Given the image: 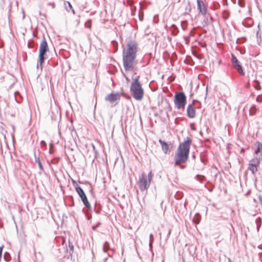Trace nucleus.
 <instances>
[{
	"label": "nucleus",
	"mask_w": 262,
	"mask_h": 262,
	"mask_svg": "<svg viewBox=\"0 0 262 262\" xmlns=\"http://www.w3.org/2000/svg\"><path fill=\"white\" fill-rule=\"evenodd\" d=\"M138 51V45L135 41L127 42L123 50V65L126 71H132L134 68V63Z\"/></svg>",
	"instance_id": "obj_1"
},
{
	"label": "nucleus",
	"mask_w": 262,
	"mask_h": 262,
	"mask_svg": "<svg viewBox=\"0 0 262 262\" xmlns=\"http://www.w3.org/2000/svg\"><path fill=\"white\" fill-rule=\"evenodd\" d=\"M191 143V140L187 137L186 140L179 144L174 156L175 166L181 165L187 161Z\"/></svg>",
	"instance_id": "obj_2"
},
{
	"label": "nucleus",
	"mask_w": 262,
	"mask_h": 262,
	"mask_svg": "<svg viewBox=\"0 0 262 262\" xmlns=\"http://www.w3.org/2000/svg\"><path fill=\"white\" fill-rule=\"evenodd\" d=\"M138 76L133 80L130 87V92L133 98L137 101H141L144 97V90L139 81Z\"/></svg>",
	"instance_id": "obj_3"
},
{
	"label": "nucleus",
	"mask_w": 262,
	"mask_h": 262,
	"mask_svg": "<svg viewBox=\"0 0 262 262\" xmlns=\"http://www.w3.org/2000/svg\"><path fill=\"white\" fill-rule=\"evenodd\" d=\"M153 177L154 174L151 171L149 172L148 175H146L145 173H143L139 176L137 184L141 191L148 189Z\"/></svg>",
	"instance_id": "obj_4"
},
{
	"label": "nucleus",
	"mask_w": 262,
	"mask_h": 262,
	"mask_svg": "<svg viewBox=\"0 0 262 262\" xmlns=\"http://www.w3.org/2000/svg\"><path fill=\"white\" fill-rule=\"evenodd\" d=\"M49 51V47L45 37H43V40L41 42L39 47V63L37 64V69L42 71V64L45 60L47 58L46 53Z\"/></svg>",
	"instance_id": "obj_5"
},
{
	"label": "nucleus",
	"mask_w": 262,
	"mask_h": 262,
	"mask_svg": "<svg viewBox=\"0 0 262 262\" xmlns=\"http://www.w3.org/2000/svg\"><path fill=\"white\" fill-rule=\"evenodd\" d=\"M186 97L183 92L176 93L174 97L175 106L179 110H184L186 104Z\"/></svg>",
	"instance_id": "obj_6"
},
{
	"label": "nucleus",
	"mask_w": 262,
	"mask_h": 262,
	"mask_svg": "<svg viewBox=\"0 0 262 262\" xmlns=\"http://www.w3.org/2000/svg\"><path fill=\"white\" fill-rule=\"evenodd\" d=\"M75 190L79 197L80 198L81 201H82L84 206L87 208H90L91 205L89 202L87 197L83 191V189L79 186L76 185L75 187Z\"/></svg>",
	"instance_id": "obj_7"
},
{
	"label": "nucleus",
	"mask_w": 262,
	"mask_h": 262,
	"mask_svg": "<svg viewBox=\"0 0 262 262\" xmlns=\"http://www.w3.org/2000/svg\"><path fill=\"white\" fill-rule=\"evenodd\" d=\"M260 163L259 159L258 158H253L249 161L248 169L251 171L252 173L254 174L257 171V167Z\"/></svg>",
	"instance_id": "obj_8"
},
{
	"label": "nucleus",
	"mask_w": 262,
	"mask_h": 262,
	"mask_svg": "<svg viewBox=\"0 0 262 262\" xmlns=\"http://www.w3.org/2000/svg\"><path fill=\"white\" fill-rule=\"evenodd\" d=\"M231 61L234 68L242 75H245L242 65L237 58L234 55L232 54Z\"/></svg>",
	"instance_id": "obj_9"
},
{
	"label": "nucleus",
	"mask_w": 262,
	"mask_h": 262,
	"mask_svg": "<svg viewBox=\"0 0 262 262\" xmlns=\"http://www.w3.org/2000/svg\"><path fill=\"white\" fill-rule=\"evenodd\" d=\"M121 94H122L119 92L111 93L105 97V100L113 104L115 101H118L120 99Z\"/></svg>",
	"instance_id": "obj_10"
},
{
	"label": "nucleus",
	"mask_w": 262,
	"mask_h": 262,
	"mask_svg": "<svg viewBox=\"0 0 262 262\" xmlns=\"http://www.w3.org/2000/svg\"><path fill=\"white\" fill-rule=\"evenodd\" d=\"M254 152L255 155L259 156V159L262 160V142L256 141L254 143L252 147Z\"/></svg>",
	"instance_id": "obj_11"
},
{
	"label": "nucleus",
	"mask_w": 262,
	"mask_h": 262,
	"mask_svg": "<svg viewBox=\"0 0 262 262\" xmlns=\"http://www.w3.org/2000/svg\"><path fill=\"white\" fill-rule=\"evenodd\" d=\"M197 1V7L199 12L202 15H205L207 12V7L205 5L204 2L202 0Z\"/></svg>",
	"instance_id": "obj_12"
},
{
	"label": "nucleus",
	"mask_w": 262,
	"mask_h": 262,
	"mask_svg": "<svg viewBox=\"0 0 262 262\" xmlns=\"http://www.w3.org/2000/svg\"><path fill=\"white\" fill-rule=\"evenodd\" d=\"M187 115L190 118L195 116V110L193 104H189L187 108Z\"/></svg>",
	"instance_id": "obj_13"
},
{
	"label": "nucleus",
	"mask_w": 262,
	"mask_h": 262,
	"mask_svg": "<svg viewBox=\"0 0 262 262\" xmlns=\"http://www.w3.org/2000/svg\"><path fill=\"white\" fill-rule=\"evenodd\" d=\"M159 143H160L162 147V151L165 153L167 154L169 151V145L165 141L160 139L159 140Z\"/></svg>",
	"instance_id": "obj_14"
},
{
	"label": "nucleus",
	"mask_w": 262,
	"mask_h": 262,
	"mask_svg": "<svg viewBox=\"0 0 262 262\" xmlns=\"http://www.w3.org/2000/svg\"><path fill=\"white\" fill-rule=\"evenodd\" d=\"M37 166L39 169V173H41L43 171V166L39 158H36L35 163H34V167Z\"/></svg>",
	"instance_id": "obj_15"
},
{
	"label": "nucleus",
	"mask_w": 262,
	"mask_h": 262,
	"mask_svg": "<svg viewBox=\"0 0 262 262\" xmlns=\"http://www.w3.org/2000/svg\"><path fill=\"white\" fill-rule=\"evenodd\" d=\"M65 6L66 7H67V11H69L70 10H71L73 12V14L75 13V11H74V9L73 8L72 6V5L71 4V3L69 2H67L66 3H65Z\"/></svg>",
	"instance_id": "obj_16"
},
{
	"label": "nucleus",
	"mask_w": 262,
	"mask_h": 262,
	"mask_svg": "<svg viewBox=\"0 0 262 262\" xmlns=\"http://www.w3.org/2000/svg\"><path fill=\"white\" fill-rule=\"evenodd\" d=\"M205 178L204 176L198 174L195 176V179L200 182H202Z\"/></svg>",
	"instance_id": "obj_17"
},
{
	"label": "nucleus",
	"mask_w": 262,
	"mask_h": 262,
	"mask_svg": "<svg viewBox=\"0 0 262 262\" xmlns=\"http://www.w3.org/2000/svg\"><path fill=\"white\" fill-rule=\"evenodd\" d=\"M110 249V245L107 242H105L103 246V250L104 252H106Z\"/></svg>",
	"instance_id": "obj_18"
},
{
	"label": "nucleus",
	"mask_w": 262,
	"mask_h": 262,
	"mask_svg": "<svg viewBox=\"0 0 262 262\" xmlns=\"http://www.w3.org/2000/svg\"><path fill=\"white\" fill-rule=\"evenodd\" d=\"M153 21H154V23H156V24H157L159 22V18H158V16L155 15L154 16Z\"/></svg>",
	"instance_id": "obj_19"
},
{
	"label": "nucleus",
	"mask_w": 262,
	"mask_h": 262,
	"mask_svg": "<svg viewBox=\"0 0 262 262\" xmlns=\"http://www.w3.org/2000/svg\"><path fill=\"white\" fill-rule=\"evenodd\" d=\"M154 240V235L152 234H150L149 235V241L153 242Z\"/></svg>",
	"instance_id": "obj_20"
},
{
	"label": "nucleus",
	"mask_w": 262,
	"mask_h": 262,
	"mask_svg": "<svg viewBox=\"0 0 262 262\" xmlns=\"http://www.w3.org/2000/svg\"><path fill=\"white\" fill-rule=\"evenodd\" d=\"M256 82L257 83V85L256 86H255V89L257 90H260L261 89V87L259 85V83L258 81H256Z\"/></svg>",
	"instance_id": "obj_21"
},
{
	"label": "nucleus",
	"mask_w": 262,
	"mask_h": 262,
	"mask_svg": "<svg viewBox=\"0 0 262 262\" xmlns=\"http://www.w3.org/2000/svg\"><path fill=\"white\" fill-rule=\"evenodd\" d=\"M3 247H4L3 245L2 246L0 247V259H1Z\"/></svg>",
	"instance_id": "obj_22"
},
{
	"label": "nucleus",
	"mask_w": 262,
	"mask_h": 262,
	"mask_svg": "<svg viewBox=\"0 0 262 262\" xmlns=\"http://www.w3.org/2000/svg\"><path fill=\"white\" fill-rule=\"evenodd\" d=\"M4 259L6 261H9V259L8 258H7V257H6V253H5V256H4Z\"/></svg>",
	"instance_id": "obj_23"
},
{
	"label": "nucleus",
	"mask_w": 262,
	"mask_h": 262,
	"mask_svg": "<svg viewBox=\"0 0 262 262\" xmlns=\"http://www.w3.org/2000/svg\"><path fill=\"white\" fill-rule=\"evenodd\" d=\"M72 183L74 186H75V187L76 186H75L76 182L75 180L72 179Z\"/></svg>",
	"instance_id": "obj_24"
},
{
	"label": "nucleus",
	"mask_w": 262,
	"mask_h": 262,
	"mask_svg": "<svg viewBox=\"0 0 262 262\" xmlns=\"http://www.w3.org/2000/svg\"><path fill=\"white\" fill-rule=\"evenodd\" d=\"M27 46H28V47L29 48H32L31 43H30V42H28V44H27Z\"/></svg>",
	"instance_id": "obj_25"
},
{
	"label": "nucleus",
	"mask_w": 262,
	"mask_h": 262,
	"mask_svg": "<svg viewBox=\"0 0 262 262\" xmlns=\"http://www.w3.org/2000/svg\"><path fill=\"white\" fill-rule=\"evenodd\" d=\"M49 5L51 6L53 8H54L55 7V4L54 3H50Z\"/></svg>",
	"instance_id": "obj_26"
},
{
	"label": "nucleus",
	"mask_w": 262,
	"mask_h": 262,
	"mask_svg": "<svg viewBox=\"0 0 262 262\" xmlns=\"http://www.w3.org/2000/svg\"><path fill=\"white\" fill-rule=\"evenodd\" d=\"M152 242H151L149 241V246L150 248H152Z\"/></svg>",
	"instance_id": "obj_27"
},
{
	"label": "nucleus",
	"mask_w": 262,
	"mask_h": 262,
	"mask_svg": "<svg viewBox=\"0 0 262 262\" xmlns=\"http://www.w3.org/2000/svg\"><path fill=\"white\" fill-rule=\"evenodd\" d=\"M262 99V97H260V96H258L257 98V101H260V99Z\"/></svg>",
	"instance_id": "obj_28"
},
{
	"label": "nucleus",
	"mask_w": 262,
	"mask_h": 262,
	"mask_svg": "<svg viewBox=\"0 0 262 262\" xmlns=\"http://www.w3.org/2000/svg\"><path fill=\"white\" fill-rule=\"evenodd\" d=\"M172 27H173V28H176V29H177V28H176V26H175V25H172Z\"/></svg>",
	"instance_id": "obj_29"
},
{
	"label": "nucleus",
	"mask_w": 262,
	"mask_h": 262,
	"mask_svg": "<svg viewBox=\"0 0 262 262\" xmlns=\"http://www.w3.org/2000/svg\"><path fill=\"white\" fill-rule=\"evenodd\" d=\"M71 248H73V245H72V246H71Z\"/></svg>",
	"instance_id": "obj_30"
},
{
	"label": "nucleus",
	"mask_w": 262,
	"mask_h": 262,
	"mask_svg": "<svg viewBox=\"0 0 262 262\" xmlns=\"http://www.w3.org/2000/svg\"><path fill=\"white\" fill-rule=\"evenodd\" d=\"M33 36H34V37L35 36V34H34V33Z\"/></svg>",
	"instance_id": "obj_31"
}]
</instances>
